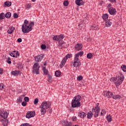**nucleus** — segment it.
I'll list each match as a JSON object with an SVG mask.
<instances>
[{
    "label": "nucleus",
    "instance_id": "obj_62",
    "mask_svg": "<svg viewBox=\"0 0 126 126\" xmlns=\"http://www.w3.org/2000/svg\"><path fill=\"white\" fill-rule=\"evenodd\" d=\"M27 8H31V5L28 4L27 5Z\"/></svg>",
    "mask_w": 126,
    "mask_h": 126
},
{
    "label": "nucleus",
    "instance_id": "obj_53",
    "mask_svg": "<svg viewBox=\"0 0 126 126\" xmlns=\"http://www.w3.org/2000/svg\"><path fill=\"white\" fill-rule=\"evenodd\" d=\"M3 89V84L2 83L0 84V90Z\"/></svg>",
    "mask_w": 126,
    "mask_h": 126
},
{
    "label": "nucleus",
    "instance_id": "obj_1",
    "mask_svg": "<svg viewBox=\"0 0 126 126\" xmlns=\"http://www.w3.org/2000/svg\"><path fill=\"white\" fill-rule=\"evenodd\" d=\"M51 105L52 104L51 102L49 101H44L39 106V108L41 109L40 112L41 113V115L44 116L47 112V109H49V108H51Z\"/></svg>",
    "mask_w": 126,
    "mask_h": 126
},
{
    "label": "nucleus",
    "instance_id": "obj_28",
    "mask_svg": "<svg viewBox=\"0 0 126 126\" xmlns=\"http://www.w3.org/2000/svg\"><path fill=\"white\" fill-rule=\"evenodd\" d=\"M13 52L14 53L15 58H17V57H19V56H20V54H19V52H18V51H14Z\"/></svg>",
    "mask_w": 126,
    "mask_h": 126
},
{
    "label": "nucleus",
    "instance_id": "obj_39",
    "mask_svg": "<svg viewBox=\"0 0 126 126\" xmlns=\"http://www.w3.org/2000/svg\"><path fill=\"white\" fill-rule=\"evenodd\" d=\"M38 102H39V99H38V98H36L33 101V104L36 105V104H38Z\"/></svg>",
    "mask_w": 126,
    "mask_h": 126
},
{
    "label": "nucleus",
    "instance_id": "obj_16",
    "mask_svg": "<svg viewBox=\"0 0 126 126\" xmlns=\"http://www.w3.org/2000/svg\"><path fill=\"white\" fill-rule=\"evenodd\" d=\"M11 74L12 75H14V76H18V75L20 74V71L17 70L12 71Z\"/></svg>",
    "mask_w": 126,
    "mask_h": 126
},
{
    "label": "nucleus",
    "instance_id": "obj_22",
    "mask_svg": "<svg viewBox=\"0 0 126 126\" xmlns=\"http://www.w3.org/2000/svg\"><path fill=\"white\" fill-rule=\"evenodd\" d=\"M63 126H72V123L71 122H64Z\"/></svg>",
    "mask_w": 126,
    "mask_h": 126
},
{
    "label": "nucleus",
    "instance_id": "obj_48",
    "mask_svg": "<svg viewBox=\"0 0 126 126\" xmlns=\"http://www.w3.org/2000/svg\"><path fill=\"white\" fill-rule=\"evenodd\" d=\"M24 101L25 102H29V97L26 96L24 98Z\"/></svg>",
    "mask_w": 126,
    "mask_h": 126
},
{
    "label": "nucleus",
    "instance_id": "obj_40",
    "mask_svg": "<svg viewBox=\"0 0 126 126\" xmlns=\"http://www.w3.org/2000/svg\"><path fill=\"white\" fill-rule=\"evenodd\" d=\"M92 53H88L87 55V57L88 59H91L92 58Z\"/></svg>",
    "mask_w": 126,
    "mask_h": 126
},
{
    "label": "nucleus",
    "instance_id": "obj_64",
    "mask_svg": "<svg viewBox=\"0 0 126 126\" xmlns=\"http://www.w3.org/2000/svg\"><path fill=\"white\" fill-rule=\"evenodd\" d=\"M44 65H47V62H46L44 63Z\"/></svg>",
    "mask_w": 126,
    "mask_h": 126
},
{
    "label": "nucleus",
    "instance_id": "obj_56",
    "mask_svg": "<svg viewBox=\"0 0 126 126\" xmlns=\"http://www.w3.org/2000/svg\"><path fill=\"white\" fill-rule=\"evenodd\" d=\"M72 120L73 121H76V117L73 116V117H72Z\"/></svg>",
    "mask_w": 126,
    "mask_h": 126
},
{
    "label": "nucleus",
    "instance_id": "obj_11",
    "mask_svg": "<svg viewBox=\"0 0 126 126\" xmlns=\"http://www.w3.org/2000/svg\"><path fill=\"white\" fill-rule=\"evenodd\" d=\"M108 11L111 15H116L117 14V10L114 7L109 8Z\"/></svg>",
    "mask_w": 126,
    "mask_h": 126
},
{
    "label": "nucleus",
    "instance_id": "obj_51",
    "mask_svg": "<svg viewBox=\"0 0 126 126\" xmlns=\"http://www.w3.org/2000/svg\"><path fill=\"white\" fill-rule=\"evenodd\" d=\"M9 55H10V56H11V57H13V58H15L14 56V53L13 51L12 52H10Z\"/></svg>",
    "mask_w": 126,
    "mask_h": 126
},
{
    "label": "nucleus",
    "instance_id": "obj_36",
    "mask_svg": "<svg viewBox=\"0 0 126 126\" xmlns=\"http://www.w3.org/2000/svg\"><path fill=\"white\" fill-rule=\"evenodd\" d=\"M71 57H72V54H68L64 58L65 59H66V60H67V59H70V58H71Z\"/></svg>",
    "mask_w": 126,
    "mask_h": 126
},
{
    "label": "nucleus",
    "instance_id": "obj_50",
    "mask_svg": "<svg viewBox=\"0 0 126 126\" xmlns=\"http://www.w3.org/2000/svg\"><path fill=\"white\" fill-rule=\"evenodd\" d=\"M41 48L42 50H45V49H46V45L42 44L41 45Z\"/></svg>",
    "mask_w": 126,
    "mask_h": 126
},
{
    "label": "nucleus",
    "instance_id": "obj_38",
    "mask_svg": "<svg viewBox=\"0 0 126 126\" xmlns=\"http://www.w3.org/2000/svg\"><path fill=\"white\" fill-rule=\"evenodd\" d=\"M83 54H84V53L83 52V51H80L79 53H77L76 54L78 55V56L79 57V56L80 57H82V56H83Z\"/></svg>",
    "mask_w": 126,
    "mask_h": 126
},
{
    "label": "nucleus",
    "instance_id": "obj_19",
    "mask_svg": "<svg viewBox=\"0 0 126 126\" xmlns=\"http://www.w3.org/2000/svg\"><path fill=\"white\" fill-rule=\"evenodd\" d=\"M15 30V28L12 27L11 28H9V29L7 31V33L8 34H12L13 33V32Z\"/></svg>",
    "mask_w": 126,
    "mask_h": 126
},
{
    "label": "nucleus",
    "instance_id": "obj_44",
    "mask_svg": "<svg viewBox=\"0 0 126 126\" xmlns=\"http://www.w3.org/2000/svg\"><path fill=\"white\" fill-rule=\"evenodd\" d=\"M63 4L64 6H67L68 5V1L65 0L63 1Z\"/></svg>",
    "mask_w": 126,
    "mask_h": 126
},
{
    "label": "nucleus",
    "instance_id": "obj_25",
    "mask_svg": "<svg viewBox=\"0 0 126 126\" xmlns=\"http://www.w3.org/2000/svg\"><path fill=\"white\" fill-rule=\"evenodd\" d=\"M66 59H65L64 57L62 61L61 62V65L62 66H64V64H65V63H66Z\"/></svg>",
    "mask_w": 126,
    "mask_h": 126
},
{
    "label": "nucleus",
    "instance_id": "obj_12",
    "mask_svg": "<svg viewBox=\"0 0 126 126\" xmlns=\"http://www.w3.org/2000/svg\"><path fill=\"white\" fill-rule=\"evenodd\" d=\"M83 45L81 43H77L75 45V50L76 51H80L82 49Z\"/></svg>",
    "mask_w": 126,
    "mask_h": 126
},
{
    "label": "nucleus",
    "instance_id": "obj_43",
    "mask_svg": "<svg viewBox=\"0 0 126 126\" xmlns=\"http://www.w3.org/2000/svg\"><path fill=\"white\" fill-rule=\"evenodd\" d=\"M20 126H32V125H31L28 123H25V124H22Z\"/></svg>",
    "mask_w": 126,
    "mask_h": 126
},
{
    "label": "nucleus",
    "instance_id": "obj_15",
    "mask_svg": "<svg viewBox=\"0 0 126 126\" xmlns=\"http://www.w3.org/2000/svg\"><path fill=\"white\" fill-rule=\"evenodd\" d=\"M78 116L81 119H83L86 117V113L83 112H80L78 113Z\"/></svg>",
    "mask_w": 126,
    "mask_h": 126
},
{
    "label": "nucleus",
    "instance_id": "obj_20",
    "mask_svg": "<svg viewBox=\"0 0 126 126\" xmlns=\"http://www.w3.org/2000/svg\"><path fill=\"white\" fill-rule=\"evenodd\" d=\"M87 119H92V117H93V113L92 111H89V113H87Z\"/></svg>",
    "mask_w": 126,
    "mask_h": 126
},
{
    "label": "nucleus",
    "instance_id": "obj_34",
    "mask_svg": "<svg viewBox=\"0 0 126 126\" xmlns=\"http://www.w3.org/2000/svg\"><path fill=\"white\" fill-rule=\"evenodd\" d=\"M84 26H85V23H84L83 24H81L79 25L78 28H79V29H80V30H81V29H82V28H83L84 27Z\"/></svg>",
    "mask_w": 126,
    "mask_h": 126
},
{
    "label": "nucleus",
    "instance_id": "obj_9",
    "mask_svg": "<svg viewBox=\"0 0 126 126\" xmlns=\"http://www.w3.org/2000/svg\"><path fill=\"white\" fill-rule=\"evenodd\" d=\"M35 117V112L28 111L26 115L27 119H31V118H34Z\"/></svg>",
    "mask_w": 126,
    "mask_h": 126
},
{
    "label": "nucleus",
    "instance_id": "obj_26",
    "mask_svg": "<svg viewBox=\"0 0 126 126\" xmlns=\"http://www.w3.org/2000/svg\"><path fill=\"white\" fill-rule=\"evenodd\" d=\"M106 120L108 123L112 122V116L110 115H108L106 116Z\"/></svg>",
    "mask_w": 126,
    "mask_h": 126
},
{
    "label": "nucleus",
    "instance_id": "obj_42",
    "mask_svg": "<svg viewBox=\"0 0 126 126\" xmlns=\"http://www.w3.org/2000/svg\"><path fill=\"white\" fill-rule=\"evenodd\" d=\"M6 62L7 63H9V64H10V63H11V59H10V58L8 57Z\"/></svg>",
    "mask_w": 126,
    "mask_h": 126
},
{
    "label": "nucleus",
    "instance_id": "obj_41",
    "mask_svg": "<svg viewBox=\"0 0 126 126\" xmlns=\"http://www.w3.org/2000/svg\"><path fill=\"white\" fill-rule=\"evenodd\" d=\"M34 22H30V25L29 26H30V27H32V30H31V31H32V26H34Z\"/></svg>",
    "mask_w": 126,
    "mask_h": 126
},
{
    "label": "nucleus",
    "instance_id": "obj_35",
    "mask_svg": "<svg viewBox=\"0 0 126 126\" xmlns=\"http://www.w3.org/2000/svg\"><path fill=\"white\" fill-rule=\"evenodd\" d=\"M79 56L77 54L75 55V57L74 59V61L78 62L79 61Z\"/></svg>",
    "mask_w": 126,
    "mask_h": 126
},
{
    "label": "nucleus",
    "instance_id": "obj_5",
    "mask_svg": "<svg viewBox=\"0 0 126 126\" xmlns=\"http://www.w3.org/2000/svg\"><path fill=\"white\" fill-rule=\"evenodd\" d=\"M64 36L63 34H60L58 35V41L59 43L58 47H59L60 49H63L66 48L64 45H65V42H64L63 40L64 39Z\"/></svg>",
    "mask_w": 126,
    "mask_h": 126
},
{
    "label": "nucleus",
    "instance_id": "obj_61",
    "mask_svg": "<svg viewBox=\"0 0 126 126\" xmlns=\"http://www.w3.org/2000/svg\"><path fill=\"white\" fill-rule=\"evenodd\" d=\"M111 2H116V0H109Z\"/></svg>",
    "mask_w": 126,
    "mask_h": 126
},
{
    "label": "nucleus",
    "instance_id": "obj_17",
    "mask_svg": "<svg viewBox=\"0 0 126 126\" xmlns=\"http://www.w3.org/2000/svg\"><path fill=\"white\" fill-rule=\"evenodd\" d=\"M73 63V65L74 67H78V66H80V62H79V61H74Z\"/></svg>",
    "mask_w": 126,
    "mask_h": 126
},
{
    "label": "nucleus",
    "instance_id": "obj_32",
    "mask_svg": "<svg viewBox=\"0 0 126 126\" xmlns=\"http://www.w3.org/2000/svg\"><path fill=\"white\" fill-rule=\"evenodd\" d=\"M5 18V15H4V13H1L0 14V20H2V19H4Z\"/></svg>",
    "mask_w": 126,
    "mask_h": 126
},
{
    "label": "nucleus",
    "instance_id": "obj_45",
    "mask_svg": "<svg viewBox=\"0 0 126 126\" xmlns=\"http://www.w3.org/2000/svg\"><path fill=\"white\" fill-rule=\"evenodd\" d=\"M23 99L22 97H19V99H17V103H21V102H22L23 101Z\"/></svg>",
    "mask_w": 126,
    "mask_h": 126
},
{
    "label": "nucleus",
    "instance_id": "obj_23",
    "mask_svg": "<svg viewBox=\"0 0 126 126\" xmlns=\"http://www.w3.org/2000/svg\"><path fill=\"white\" fill-rule=\"evenodd\" d=\"M109 18V15L108 14H104L102 15V18L103 19V20H107L108 18Z\"/></svg>",
    "mask_w": 126,
    "mask_h": 126
},
{
    "label": "nucleus",
    "instance_id": "obj_33",
    "mask_svg": "<svg viewBox=\"0 0 126 126\" xmlns=\"http://www.w3.org/2000/svg\"><path fill=\"white\" fill-rule=\"evenodd\" d=\"M4 4L8 7H9V6H11V2L8 1H5L4 2Z\"/></svg>",
    "mask_w": 126,
    "mask_h": 126
},
{
    "label": "nucleus",
    "instance_id": "obj_46",
    "mask_svg": "<svg viewBox=\"0 0 126 126\" xmlns=\"http://www.w3.org/2000/svg\"><path fill=\"white\" fill-rule=\"evenodd\" d=\"M59 38V35H55L53 37V40L55 41H58Z\"/></svg>",
    "mask_w": 126,
    "mask_h": 126
},
{
    "label": "nucleus",
    "instance_id": "obj_24",
    "mask_svg": "<svg viewBox=\"0 0 126 126\" xmlns=\"http://www.w3.org/2000/svg\"><path fill=\"white\" fill-rule=\"evenodd\" d=\"M42 70L44 72V74H45V75H47V74L49 73V70H48V69L46 68V67H43Z\"/></svg>",
    "mask_w": 126,
    "mask_h": 126
},
{
    "label": "nucleus",
    "instance_id": "obj_58",
    "mask_svg": "<svg viewBox=\"0 0 126 126\" xmlns=\"http://www.w3.org/2000/svg\"><path fill=\"white\" fill-rule=\"evenodd\" d=\"M111 5H112V4L111 3L108 4V5H107L108 9H109V8H111V7H111Z\"/></svg>",
    "mask_w": 126,
    "mask_h": 126
},
{
    "label": "nucleus",
    "instance_id": "obj_7",
    "mask_svg": "<svg viewBox=\"0 0 126 126\" xmlns=\"http://www.w3.org/2000/svg\"><path fill=\"white\" fill-rule=\"evenodd\" d=\"M100 110H101V108L99 107V103H97L95 108L92 109V113L94 114V118H97L99 116Z\"/></svg>",
    "mask_w": 126,
    "mask_h": 126
},
{
    "label": "nucleus",
    "instance_id": "obj_55",
    "mask_svg": "<svg viewBox=\"0 0 126 126\" xmlns=\"http://www.w3.org/2000/svg\"><path fill=\"white\" fill-rule=\"evenodd\" d=\"M17 42L18 43H21L22 42V39L19 38L17 39Z\"/></svg>",
    "mask_w": 126,
    "mask_h": 126
},
{
    "label": "nucleus",
    "instance_id": "obj_47",
    "mask_svg": "<svg viewBox=\"0 0 126 126\" xmlns=\"http://www.w3.org/2000/svg\"><path fill=\"white\" fill-rule=\"evenodd\" d=\"M83 77H82V76H79L77 77V80H82L83 79Z\"/></svg>",
    "mask_w": 126,
    "mask_h": 126
},
{
    "label": "nucleus",
    "instance_id": "obj_37",
    "mask_svg": "<svg viewBox=\"0 0 126 126\" xmlns=\"http://www.w3.org/2000/svg\"><path fill=\"white\" fill-rule=\"evenodd\" d=\"M121 68L124 72H126V65H122L121 66Z\"/></svg>",
    "mask_w": 126,
    "mask_h": 126
},
{
    "label": "nucleus",
    "instance_id": "obj_6",
    "mask_svg": "<svg viewBox=\"0 0 126 126\" xmlns=\"http://www.w3.org/2000/svg\"><path fill=\"white\" fill-rule=\"evenodd\" d=\"M100 110H101V108L99 107V103H97L95 108L92 109V113L94 114V118H97L99 116Z\"/></svg>",
    "mask_w": 126,
    "mask_h": 126
},
{
    "label": "nucleus",
    "instance_id": "obj_49",
    "mask_svg": "<svg viewBox=\"0 0 126 126\" xmlns=\"http://www.w3.org/2000/svg\"><path fill=\"white\" fill-rule=\"evenodd\" d=\"M13 17H14V18H18V14H17V13H14Z\"/></svg>",
    "mask_w": 126,
    "mask_h": 126
},
{
    "label": "nucleus",
    "instance_id": "obj_18",
    "mask_svg": "<svg viewBox=\"0 0 126 126\" xmlns=\"http://www.w3.org/2000/svg\"><path fill=\"white\" fill-rule=\"evenodd\" d=\"M0 116L2 117V118H3L4 120L7 119V116H8V113L7 112H4L0 114Z\"/></svg>",
    "mask_w": 126,
    "mask_h": 126
},
{
    "label": "nucleus",
    "instance_id": "obj_30",
    "mask_svg": "<svg viewBox=\"0 0 126 126\" xmlns=\"http://www.w3.org/2000/svg\"><path fill=\"white\" fill-rule=\"evenodd\" d=\"M55 74L57 77H60L61 76V71L57 70L55 71Z\"/></svg>",
    "mask_w": 126,
    "mask_h": 126
},
{
    "label": "nucleus",
    "instance_id": "obj_54",
    "mask_svg": "<svg viewBox=\"0 0 126 126\" xmlns=\"http://www.w3.org/2000/svg\"><path fill=\"white\" fill-rule=\"evenodd\" d=\"M86 20H89V18L86 16V17H85V19L83 21V22H84V21H86Z\"/></svg>",
    "mask_w": 126,
    "mask_h": 126
},
{
    "label": "nucleus",
    "instance_id": "obj_27",
    "mask_svg": "<svg viewBox=\"0 0 126 126\" xmlns=\"http://www.w3.org/2000/svg\"><path fill=\"white\" fill-rule=\"evenodd\" d=\"M97 29H98V27L96 25H93L90 29L91 30H97Z\"/></svg>",
    "mask_w": 126,
    "mask_h": 126
},
{
    "label": "nucleus",
    "instance_id": "obj_52",
    "mask_svg": "<svg viewBox=\"0 0 126 126\" xmlns=\"http://www.w3.org/2000/svg\"><path fill=\"white\" fill-rule=\"evenodd\" d=\"M26 105H27V102H26V101H23L22 103V106H23V107H25V106H26Z\"/></svg>",
    "mask_w": 126,
    "mask_h": 126
},
{
    "label": "nucleus",
    "instance_id": "obj_10",
    "mask_svg": "<svg viewBox=\"0 0 126 126\" xmlns=\"http://www.w3.org/2000/svg\"><path fill=\"white\" fill-rule=\"evenodd\" d=\"M102 95H104L105 97H107V98H111V96H113V94L109 91H105L102 93Z\"/></svg>",
    "mask_w": 126,
    "mask_h": 126
},
{
    "label": "nucleus",
    "instance_id": "obj_59",
    "mask_svg": "<svg viewBox=\"0 0 126 126\" xmlns=\"http://www.w3.org/2000/svg\"><path fill=\"white\" fill-rule=\"evenodd\" d=\"M52 112H53V110H52V108H50L48 110V113H49V114H51V113H52Z\"/></svg>",
    "mask_w": 126,
    "mask_h": 126
},
{
    "label": "nucleus",
    "instance_id": "obj_4",
    "mask_svg": "<svg viewBox=\"0 0 126 126\" xmlns=\"http://www.w3.org/2000/svg\"><path fill=\"white\" fill-rule=\"evenodd\" d=\"M29 24V22L27 20H25L24 24L22 26V31L23 33H29L31 31L32 27L27 26Z\"/></svg>",
    "mask_w": 126,
    "mask_h": 126
},
{
    "label": "nucleus",
    "instance_id": "obj_3",
    "mask_svg": "<svg viewBox=\"0 0 126 126\" xmlns=\"http://www.w3.org/2000/svg\"><path fill=\"white\" fill-rule=\"evenodd\" d=\"M110 80L114 82L117 88H118L119 86L121 85L122 83H123L124 80H125V77L124 75H122L121 76L117 77H112Z\"/></svg>",
    "mask_w": 126,
    "mask_h": 126
},
{
    "label": "nucleus",
    "instance_id": "obj_57",
    "mask_svg": "<svg viewBox=\"0 0 126 126\" xmlns=\"http://www.w3.org/2000/svg\"><path fill=\"white\" fill-rule=\"evenodd\" d=\"M48 81L49 82H50V81L51 80V79H52V76L51 75H48Z\"/></svg>",
    "mask_w": 126,
    "mask_h": 126
},
{
    "label": "nucleus",
    "instance_id": "obj_14",
    "mask_svg": "<svg viewBox=\"0 0 126 126\" xmlns=\"http://www.w3.org/2000/svg\"><path fill=\"white\" fill-rule=\"evenodd\" d=\"M76 4L77 5H83L84 4V1L82 0H75Z\"/></svg>",
    "mask_w": 126,
    "mask_h": 126
},
{
    "label": "nucleus",
    "instance_id": "obj_31",
    "mask_svg": "<svg viewBox=\"0 0 126 126\" xmlns=\"http://www.w3.org/2000/svg\"><path fill=\"white\" fill-rule=\"evenodd\" d=\"M113 99L115 100H117V99H121L122 96L120 95H115L112 97Z\"/></svg>",
    "mask_w": 126,
    "mask_h": 126
},
{
    "label": "nucleus",
    "instance_id": "obj_60",
    "mask_svg": "<svg viewBox=\"0 0 126 126\" xmlns=\"http://www.w3.org/2000/svg\"><path fill=\"white\" fill-rule=\"evenodd\" d=\"M101 112H102L105 115V114L106 113V110H105V109H102Z\"/></svg>",
    "mask_w": 126,
    "mask_h": 126
},
{
    "label": "nucleus",
    "instance_id": "obj_13",
    "mask_svg": "<svg viewBox=\"0 0 126 126\" xmlns=\"http://www.w3.org/2000/svg\"><path fill=\"white\" fill-rule=\"evenodd\" d=\"M44 55L43 54H40L34 57L35 61L37 62H41L43 59Z\"/></svg>",
    "mask_w": 126,
    "mask_h": 126
},
{
    "label": "nucleus",
    "instance_id": "obj_2",
    "mask_svg": "<svg viewBox=\"0 0 126 126\" xmlns=\"http://www.w3.org/2000/svg\"><path fill=\"white\" fill-rule=\"evenodd\" d=\"M80 101H81V96L78 95L74 97L71 102L72 108H79Z\"/></svg>",
    "mask_w": 126,
    "mask_h": 126
},
{
    "label": "nucleus",
    "instance_id": "obj_63",
    "mask_svg": "<svg viewBox=\"0 0 126 126\" xmlns=\"http://www.w3.org/2000/svg\"><path fill=\"white\" fill-rule=\"evenodd\" d=\"M2 69L0 68V74H2Z\"/></svg>",
    "mask_w": 126,
    "mask_h": 126
},
{
    "label": "nucleus",
    "instance_id": "obj_21",
    "mask_svg": "<svg viewBox=\"0 0 126 126\" xmlns=\"http://www.w3.org/2000/svg\"><path fill=\"white\" fill-rule=\"evenodd\" d=\"M111 25H112V22H111V20H108L105 22V26H106V27H110Z\"/></svg>",
    "mask_w": 126,
    "mask_h": 126
},
{
    "label": "nucleus",
    "instance_id": "obj_29",
    "mask_svg": "<svg viewBox=\"0 0 126 126\" xmlns=\"http://www.w3.org/2000/svg\"><path fill=\"white\" fill-rule=\"evenodd\" d=\"M6 18H10L11 17V13L8 12L5 14Z\"/></svg>",
    "mask_w": 126,
    "mask_h": 126
},
{
    "label": "nucleus",
    "instance_id": "obj_8",
    "mask_svg": "<svg viewBox=\"0 0 126 126\" xmlns=\"http://www.w3.org/2000/svg\"><path fill=\"white\" fill-rule=\"evenodd\" d=\"M39 68L40 66L39 65V63H35L32 67V72L33 74H40Z\"/></svg>",
    "mask_w": 126,
    "mask_h": 126
}]
</instances>
